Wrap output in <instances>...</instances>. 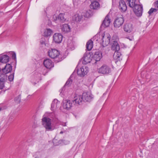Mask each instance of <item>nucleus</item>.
Listing matches in <instances>:
<instances>
[{
  "mask_svg": "<svg viewBox=\"0 0 158 158\" xmlns=\"http://www.w3.org/2000/svg\"><path fill=\"white\" fill-rule=\"evenodd\" d=\"M128 2L129 4V6L131 8L134 7V8L135 6L138 5L135 3V0H129Z\"/></svg>",
  "mask_w": 158,
  "mask_h": 158,
  "instance_id": "30",
  "label": "nucleus"
},
{
  "mask_svg": "<svg viewBox=\"0 0 158 158\" xmlns=\"http://www.w3.org/2000/svg\"><path fill=\"white\" fill-rule=\"evenodd\" d=\"M86 49L88 51H90L91 50L93 47V42L91 40H89L87 43L86 45Z\"/></svg>",
  "mask_w": 158,
  "mask_h": 158,
  "instance_id": "27",
  "label": "nucleus"
},
{
  "mask_svg": "<svg viewBox=\"0 0 158 158\" xmlns=\"http://www.w3.org/2000/svg\"><path fill=\"white\" fill-rule=\"evenodd\" d=\"M15 101L17 103H20L21 100V95H20L16 97L15 98Z\"/></svg>",
  "mask_w": 158,
  "mask_h": 158,
  "instance_id": "33",
  "label": "nucleus"
},
{
  "mask_svg": "<svg viewBox=\"0 0 158 158\" xmlns=\"http://www.w3.org/2000/svg\"><path fill=\"white\" fill-rule=\"evenodd\" d=\"M133 29L132 25L130 23L126 24L124 27V31L127 32H130Z\"/></svg>",
  "mask_w": 158,
  "mask_h": 158,
  "instance_id": "23",
  "label": "nucleus"
},
{
  "mask_svg": "<svg viewBox=\"0 0 158 158\" xmlns=\"http://www.w3.org/2000/svg\"><path fill=\"white\" fill-rule=\"evenodd\" d=\"M102 57V53L99 51L95 52L93 55V58L96 61H98L100 60Z\"/></svg>",
  "mask_w": 158,
  "mask_h": 158,
  "instance_id": "17",
  "label": "nucleus"
},
{
  "mask_svg": "<svg viewBox=\"0 0 158 158\" xmlns=\"http://www.w3.org/2000/svg\"><path fill=\"white\" fill-rule=\"evenodd\" d=\"M119 9L123 12L125 11L127 9V6L124 1L123 0H121L119 2Z\"/></svg>",
  "mask_w": 158,
  "mask_h": 158,
  "instance_id": "19",
  "label": "nucleus"
},
{
  "mask_svg": "<svg viewBox=\"0 0 158 158\" xmlns=\"http://www.w3.org/2000/svg\"><path fill=\"white\" fill-rule=\"evenodd\" d=\"M82 15L79 14H77L75 15L73 17V19L77 22H79L81 20L82 18Z\"/></svg>",
  "mask_w": 158,
  "mask_h": 158,
  "instance_id": "28",
  "label": "nucleus"
},
{
  "mask_svg": "<svg viewBox=\"0 0 158 158\" xmlns=\"http://www.w3.org/2000/svg\"><path fill=\"white\" fill-rule=\"evenodd\" d=\"M62 125L63 126H66V123H64L63 124H62Z\"/></svg>",
  "mask_w": 158,
  "mask_h": 158,
  "instance_id": "43",
  "label": "nucleus"
},
{
  "mask_svg": "<svg viewBox=\"0 0 158 158\" xmlns=\"http://www.w3.org/2000/svg\"><path fill=\"white\" fill-rule=\"evenodd\" d=\"M7 80V76L4 74H1L0 77V89H2L4 86V83Z\"/></svg>",
  "mask_w": 158,
  "mask_h": 158,
  "instance_id": "12",
  "label": "nucleus"
},
{
  "mask_svg": "<svg viewBox=\"0 0 158 158\" xmlns=\"http://www.w3.org/2000/svg\"><path fill=\"white\" fill-rule=\"evenodd\" d=\"M124 19L122 15H120L115 19L114 24V27L116 28H118L121 27L123 24Z\"/></svg>",
  "mask_w": 158,
  "mask_h": 158,
  "instance_id": "3",
  "label": "nucleus"
},
{
  "mask_svg": "<svg viewBox=\"0 0 158 158\" xmlns=\"http://www.w3.org/2000/svg\"><path fill=\"white\" fill-rule=\"evenodd\" d=\"M101 37L102 44L105 46L108 45L110 42V35L108 33H103L101 35Z\"/></svg>",
  "mask_w": 158,
  "mask_h": 158,
  "instance_id": "4",
  "label": "nucleus"
},
{
  "mask_svg": "<svg viewBox=\"0 0 158 158\" xmlns=\"http://www.w3.org/2000/svg\"><path fill=\"white\" fill-rule=\"evenodd\" d=\"M60 104V102L57 99H54L51 104V110H54L55 108L58 107L59 106Z\"/></svg>",
  "mask_w": 158,
  "mask_h": 158,
  "instance_id": "20",
  "label": "nucleus"
},
{
  "mask_svg": "<svg viewBox=\"0 0 158 158\" xmlns=\"http://www.w3.org/2000/svg\"><path fill=\"white\" fill-rule=\"evenodd\" d=\"M63 133V131H60V134H62V133Z\"/></svg>",
  "mask_w": 158,
  "mask_h": 158,
  "instance_id": "44",
  "label": "nucleus"
},
{
  "mask_svg": "<svg viewBox=\"0 0 158 158\" xmlns=\"http://www.w3.org/2000/svg\"><path fill=\"white\" fill-rule=\"evenodd\" d=\"M83 101L82 97L81 95H77L74 98V99L72 102L74 104L77 105H80L82 104Z\"/></svg>",
  "mask_w": 158,
  "mask_h": 158,
  "instance_id": "11",
  "label": "nucleus"
},
{
  "mask_svg": "<svg viewBox=\"0 0 158 158\" xmlns=\"http://www.w3.org/2000/svg\"><path fill=\"white\" fill-rule=\"evenodd\" d=\"M63 102V106L64 109L69 110L72 106V103L70 100H64Z\"/></svg>",
  "mask_w": 158,
  "mask_h": 158,
  "instance_id": "13",
  "label": "nucleus"
},
{
  "mask_svg": "<svg viewBox=\"0 0 158 158\" xmlns=\"http://www.w3.org/2000/svg\"><path fill=\"white\" fill-rule=\"evenodd\" d=\"M133 11L137 16H141L143 12L142 6L140 5H136L134 8Z\"/></svg>",
  "mask_w": 158,
  "mask_h": 158,
  "instance_id": "5",
  "label": "nucleus"
},
{
  "mask_svg": "<svg viewBox=\"0 0 158 158\" xmlns=\"http://www.w3.org/2000/svg\"><path fill=\"white\" fill-rule=\"evenodd\" d=\"M106 49V48H105L104 47H103V49Z\"/></svg>",
  "mask_w": 158,
  "mask_h": 158,
  "instance_id": "45",
  "label": "nucleus"
},
{
  "mask_svg": "<svg viewBox=\"0 0 158 158\" xmlns=\"http://www.w3.org/2000/svg\"><path fill=\"white\" fill-rule=\"evenodd\" d=\"M64 13H60L58 17V19L62 22H64L66 20V18L64 16Z\"/></svg>",
  "mask_w": 158,
  "mask_h": 158,
  "instance_id": "29",
  "label": "nucleus"
},
{
  "mask_svg": "<svg viewBox=\"0 0 158 158\" xmlns=\"http://www.w3.org/2000/svg\"><path fill=\"white\" fill-rule=\"evenodd\" d=\"M90 8L94 10H97L100 7V4L97 1L92 2L90 5Z\"/></svg>",
  "mask_w": 158,
  "mask_h": 158,
  "instance_id": "22",
  "label": "nucleus"
},
{
  "mask_svg": "<svg viewBox=\"0 0 158 158\" xmlns=\"http://www.w3.org/2000/svg\"><path fill=\"white\" fill-rule=\"evenodd\" d=\"M118 36L116 34H114L112 37V40L113 41L114 40H116L118 42Z\"/></svg>",
  "mask_w": 158,
  "mask_h": 158,
  "instance_id": "34",
  "label": "nucleus"
},
{
  "mask_svg": "<svg viewBox=\"0 0 158 158\" xmlns=\"http://www.w3.org/2000/svg\"><path fill=\"white\" fill-rule=\"evenodd\" d=\"M4 74L8 73L12 70V66L9 64H6L5 67L2 69Z\"/></svg>",
  "mask_w": 158,
  "mask_h": 158,
  "instance_id": "15",
  "label": "nucleus"
},
{
  "mask_svg": "<svg viewBox=\"0 0 158 158\" xmlns=\"http://www.w3.org/2000/svg\"><path fill=\"white\" fill-rule=\"evenodd\" d=\"M113 58L114 59L117 61H120L122 59V55L118 51H115L113 55Z\"/></svg>",
  "mask_w": 158,
  "mask_h": 158,
  "instance_id": "18",
  "label": "nucleus"
},
{
  "mask_svg": "<svg viewBox=\"0 0 158 158\" xmlns=\"http://www.w3.org/2000/svg\"><path fill=\"white\" fill-rule=\"evenodd\" d=\"M109 15H107L105 17L101 24L100 28H105L109 27L110 25V19L109 18Z\"/></svg>",
  "mask_w": 158,
  "mask_h": 158,
  "instance_id": "8",
  "label": "nucleus"
},
{
  "mask_svg": "<svg viewBox=\"0 0 158 158\" xmlns=\"http://www.w3.org/2000/svg\"><path fill=\"white\" fill-rule=\"evenodd\" d=\"M155 7L158 8V1H156L155 3Z\"/></svg>",
  "mask_w": 158,
  "mask_h": 158,
  "instance_id": "38",
  "label": "nucleus"
},
{
  "mask_svg": "<svg viewBox=\"0 0 158 158\" xmlns=\"http://www.w3.org/2000/svg\"><path fill=\"white\" fill-rule=\"evenodd\" d=\"M43 125L46 130L48 131H53L54 128L51 125V119L49 118L45 117L42 119Z\"/></svg>",
  "mask_w": 158,
  "mask_h": 158,
  "instance_id": "1",
  "label": "nucleus"
},
{
  "mask_svg": "<svg viewBox=\"0 0 158 158\" xmlns=\"http://www.w3.org/2000/svg\"><path fill=\"white\" fill-rule=\"evenodd\" d=\"M61 29L62 31L64 33L68 32L70 31V27L67 24H64L62 25L61 26Z\"/></svg>",
  "mask_w": 158,
  "mask_h": 158,
  "instance_id": "21",
  "label": "nucleus"
},
{
  "mask_svg": "<svg viewBox=\"0 0 158 158\" xmlns=\"http://www.w3.org/2000/svg\"><path fill=\"white\" fill-rule=\"evenodd\" d=\"M15 70H14V72L12 73L8 77V80L10 81H12L13 80L14 78V75L15 74L14 71Z\"/></svg>",
  "mask_w": 158,
  "mask_h": 158,
  "instance_id": "32",
  "label": "nucleus"
},
{
  "mask_svg": "<svg viewBox=\"0 0 158 158\" xmlns=\"http://www.w3.org/2000/svg\"><path fill=\"white\" fill-rule=\"evenodd\" d=\"M99 73L107 75L111 72V69L110 67L106 64H103L98 69Z\"/></svg>",
  "mask_w": 158,
  "mask_h": 158,
  "instance_id": "2",
  "label": "nucleus"
},
{
  "mask_svg": "<svg viewBox=\"0 0 158 158\" xmlns=\"http://www.w3.org/2000/svg\"><path fill=\"white\" fill-rule=\"evenodd\" d=\"M9 57L6 55L2 56L0 58V62L6 63L9 61Z\"/></svg>",
  "mask_w": 158,
  "mask_h": 158,
  "instance_id": "24",
  "label": "nucleus"
},
{
  "mask_svg": "<svg viewBox=\"0 0 158 158\" xmlns=\"http://www.w3.org/2000/svg\"><path fill=\"white\" fill-rule=\"evenodd\" d=\"M92 59V56L89 53H85L83 58L82 63L84 64H86L90 63Z\"/></svg>",
  "mask_w": 158,
  "mask_h": 158,
  "instance_id": "6",
  "label": "nucleus"
},
{
  "mask_svg": "<svg viewBox=\"0 0 158 158\" xmlns=\"http://www.w3.org/2000/svg\"><path fill=\"white\" fill-rule=\"evenodd\" d=\"M44 66L48 69H50L53 66V64L49 59H46L44 60Z\"/></svg>",
  "mask_w": 158,
  "mask_h": 158,
  "instance_id": "14",
  "label": "nucleus"
},
{
  "mask_svg": "<svg viewBox=\"0 0 158 158\" xmlns=\"http://www.w3.org/2000/svg\"><path fill=\"white\" fill-rule=\"evenodd\" d=\"M49 56L52 59L58 57L60 55V52L56 49H52L48 52Z\"/></svg>",
  "mask_w": 158,
  "mask_h": 158,
  "instance_id": "7",
  "label": "nucleus"
},
{
  "mask_svg": "<svg viewBox=\"0 0 158 158\" xmlns=\"http://www.w3.org/2000/svg\"><path fill=\"white\" fill-rule=\"evenodd\" d=\"M40 43L42 45L45 44L44 40H41L40 41Z\"/></svg>",
  "mask_w": 158,
  "mask_h": 158,
  "instance_id": "40",
  "label": "nucleus"
},
{
  "mask_svg": "<svg viewBox=\"0 0 158 158\" xmlns=\"http://www.w3.org/2000/svg\"><path fill=\"white\" fill-rule=\"evenodd\" d=\"M73 82V80L71 79V77L69 78L68 80L67 81L66 83H65L64 87H69V86Z\"/></svg>",
  "mask_w": 158,
  "mask_h": 158,
  "instance_id": "31",
  "label": "nucleus"
},
{
  "mask_svg": "<svg viewBox=\"0 0 158 158\" xmlns=\"http://www.w3.org/2000/svg\"><path fill=\"white\" fill-rule=\"evenodd\" d=\"M111 50L114 51H119L120 50V46L116 40L112 41L111 47Z\"/></svg>",
  "mask_w": 158,
  "mask_h": 158,
  "instance_id": "16",
  "label": "nucleus"
},
{
  "mask_svg": "<svg viewBox=\"0 0 158 158\" xmlns=\"http://www.w3.org/2000/svg\"><path fill=\"white\" fill-rule=\"evenodd\" d=\"M53 19L54 21H56L57 19V17L56 16H53Z\"/></svg>",
  "mask_w": 158,
  "mask_h": 158,
  "instance_id": "39",
  "label": "nucleus"
},
{
  "mask_svg": "<svg viewBox=\"0 0 158 158\" xmlns=\"http://www.w3.org/2000/svg\"><path fill=\"white\" fill-rule=\"evenodd\" d=\"M153 8H152L150 9L148 11V13L150 15L153 12Z\"/></svg>",
  "mask_w": 158,
  "mask_h": 158,
  "instance_id": "36",
  "label": "nucleus"
},
{
  "mask_svg": "<svg viewBox=\"0 0 158 158\" xmlns=\"http://www.w3.org/2000/svg\"><path fill=\"white\" fill-rule=\"evenodd\" d=\"M81 68H83V69H84V71H82V72L83 73H85V69L87 71H88V67H86L85 66H82Z\"/></svg>",
  "mask_w": 158,
  "mask_h": 158,
  "instance_id": "37",
  "label": "nucleus"
},
{
  "mask_svg": "<svg viewBox=\"0 0 158 158\" xmlns=\"http://www.w3.org/2000/svg\"><path fill=\"white\" fill-rule=\"evenodd\" d=\"M54 42L56 43H60L62 40L63 36L60 33H56L53 36Z\"/></svg>",
  "mask_w": 158,
  "mask_h": 158,
  "instance_id": "10",
  "label": "nucleus"
},
{
  "mask_svg": "<svg viewBox=\"0 0 158 158\" xmlns=\"http://www.w3.org/2000/svg\"><path fill=\"white\" fill-rule=\"evenodd\" d=\"M82 71H84V69H83V68L81 67L79 69H78L77 70V74L81 76V77H83L85 75H86L88 73V71H87L85 69V73H83L82 72Z\"/></svg>",
  "mask_w": 158,
  "mask_h": 158,
  "instance_id": "25",
  "label": "nucleus"
},
{
  "mask_svg": "<svg viewBox=\"0 0 158 158\" xmlns=\"http://www.w3.org/2000/svg\"><path fill=\"white\" fill-rule=\"evenodd\" d=\"M84 101L88 102L93 98V95L90 92H85L83 93L82 96Z\"/></svg>",
  "mask_w": 158,
  "mask_h": 158,
  "instance_id": "9",
  "label": "nucleus"
},
{
  "mask_svg": "<svg viewBox=\"0 0 158 158\" xmlns=\"http://www.w3.org/2000/svg\"><path fill=\"white\" fill-rule=\"evenodd\" d=\"M86 15L87 14H89V13H88V12H86ZM90 16H89V15H86V16H86V17H89Z\"/></svg>",
  "mask_w": 158,
  "mask_h": 158,
  "instance_id": "42",
  "label": "nucleus"
},
{
  "mask_svg": "<svg viewBox=\"0 0 158 158\" xmlns=\"http://www.w3.org/2000/svg\"><path fill=\"white\" fill-rule=\"evenodd\" d=\"M52 33V31L49 28H46L44 30V35L45 37L50 36Z\"/></svg>",
  "mask_w": 158,
  "mask_h": 158,
  "instance_id": "26",
  "label": "nucleus"
},
{
  "mask_svg": "<svg viewBox=\"0 0 158 158\" xmlns=\"http://www.w3.org/2000/svg\"><path fill=\"white\" fill-rule=\"evenodd\" d=\"M153 10H154L153 12H156L157 11V9H155V8H153Z\"/></svg>",
  "mask_w": 158,
  "mask_h": 158,
  "instance_id": "41",
  "label": "nucleus"
},
{
  "mask_svg": "<svg viewBox=\"0 0 158 158\" xmlns=\"http://www.w3.org/2000/svg\"><path fill=\"white\" fill-rule=\"evenodd\" d=\"M12 55V58L13 59H16V54L15 52H11Z\"/></svg>",
  "mask_w": 158,
  "mask_h": 158,
  "instance_id": "35",
  "label": "nucleus"
}]
</instances>
